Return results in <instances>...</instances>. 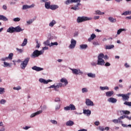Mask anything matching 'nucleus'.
<instances>
[{"label": "nucleus", "instance_id": "7", "mask_svg": "<svg viewBox=\"0 0 131 131\" xmlns=\"http://www.w3.org/2000/svg\"><path fill=\"white\" fill-rule=\"evenodd\" d=\"M90 20H92V18L86 16H79L77 17V23H81L84 22V21H89Z\"/></svg>", "mask_w": 131, "mask_h": 131}, {"label": "nucleus", "instance_id": "64", "mask_svg": "<svg viewBox=\"0 0 131 131\" xmlns=\"http://www.w3.org/2000/svg\"><path fill=\"white\" fill-rule=\"evenodd\" d=\"M113 122H114V123H115L116 124L118 123V121L117 119H114L113 120Z\"/></svg>", "mask_w": 131, "mask_h": 131}, {"label": "nucleus", "instance_id": "57", "mask_svg": "<svg viewBox=\"0 0 131 131\" xmlns=\"http://www.w3.org/2000/svg\"><path fill=\"white\" fill-rule=\"evenodd\" d=\"M0 60L3 62L4 61H7L9 59L8 58V57H6L2 58Z\"/></svg>", "mask_w": 131, "mask_h": 131}, {"label": "nucleus", "instance_id": "59", "mask_svg": "<svg viewBox=\"0 0 131 131\" xmlns=\"http://www.w3.org/2000/svg\"><path fill=\"white\" fill-rule=\"evenodd\" d=\"M104 66H105V67H109V66H111V64L108 62H106L105 64L104 63Z\"/></svg>", "mask_w": 131, "mask_h": 131}, {"label": "nucleus", "instance_id": "15", "mask_svg": "<svg viewBox=\"0 0 131 131\" xmlns=\"http://www.w3.org/2000/svg\"><path fill=\"white\" fill-rule=\"evenodd\" d=\"M32 70H35V71L37 72L42 71V70H43V68L37 67L36 66L32 67Z\"/></svg>", "mask_w": 131, "mask_h": 131}, {"label": "nucleus", "instance_id": "18", "mask_svg": "<svg viewBox=\"0 0 131 131\" xmlns=\"http://www.w3.org/2000/svg\"><path fill=\"white\" fill-rule=\"evenodd\" d=\"M56 24H57V21L55 19H53L51 21H50L49 24V27L53 28L55 25H56Z\"/></svg>", "mask_w": 131, "mask_h": 131}, {"label": "nucleus", "instance_id": "12", "mask_svg": "<svg viewBox=\"0 0 131 131\" xmlns=\"http://www.w3.org/2000/svg\"><path fill=\"white\" fill-rule=\"evenodd\" d=\"M85 104L86 106H95V104H94V102L92 101L91 99L87 98L85 99Z\"/></svg>", "mask_w": 131, "mask_h": 131}, {"label": "nucleus", "instance_id": "1", "mask_svg": "<svg viewBox=\"0 0 131 131\" xmlns=\"http://www.w3.org/2000/svg\"><path fill=\"white\" fill-rule=\"evenodd\" d=\"M68 84V81L65 78H62L60 79V82L55 83L49 87V89H54L55 92H59L58 89L62 88V86H66Z\"/></svg>", "mask_w": 131, "mask_h": 131}, {"label": "nucleus", "instance_id": "54", "mask_svg": "<svg viewBox=\"0 0 131 131\" xmlns=\"http://www.w3.org/2000/svg\"><path fill=\"white\" fill-rule=\"evenodd\" d=\"M91 66H92V67H94L97 66V65H98V64H97V63L96 62L92 61L91 63Z\"/></svg>", "mask_w": 131, "mask_h": 131}, {"label": "nucleus", "instance_id": "60", "mask_svg": "<svg viewBox=\"0 0 131 131\" xmlns=\"http://www.w3.org/2000/svg\"><path fill=\"white\" fill-rule=\"evenodd\" d=\"M95 125H96L97 126H98V125H100V121H95L94 123Z\"/></svg>", "mask_w": 131, "mask_h": 131}, {"label": "nucleus", "instance_id": "14", "mask_svg": "<svg viewBox=\"0 0 131 131\" xmlns=\"http://www.w3.org/2000/svg\"><path fill=\"white\" fill-rule=\"evenodd\" d=\"M42 113V111H39L35 113H34L30 115V118H33V117H35V116L37 115H39V114H41Z\"/></svg>", "mask_w": 131, "mask_h": 131}, {"label": "nucleus", "instance_id": "21", "mask_svg": "<svg viewBox=\"0 0 131 131\" xmlns=\"http://www.w3.org/2000/svg\"><path fill=\"white\" fill-rule=\"evenodd\" d=\"M14 28L15 32H21L24 30V29L21 28L20 26H17L16 27H15Z\"/></svg>", "mask_w": 131, "mask_h": 131}, {"label": "nucleus", "instance_id": "16", "mask_svg": "<svg viewBox=\"0 0 131 131\" xmlns=\"http://www.w3.org/2000/svg\"><path fill=\"white\" fill-rule=\"evenodd\" d=\"M114 95V91H107L105 93V96L107 98H110V97H112Z\"/></svg>", "mask_w": 131, "mask_h": 131}, {"label": "nucleus", "instance_id": "22", "mask_svg": "<svg viewBox=\"0 0 131 131\" xmlns=\"http://www.w3.org/2000/svg\"><path fill=\"white\" fill-rule=\"evenodd\" d=\"M97 37V36L94 33H93L91 35V36L89 38H88V41H91L92 40H93V39H95Z\"/></svg>", "mask_w": 131, "mask_h": 131}, {"label": "nucleus", "instance_id": "61", "mask_svg": "<svg viewBox=\"0 0 131 131\" xmlns=\"http://www.w3.org/2000/svg\"><path fill=\"white\" fill-rule=\"evenodd\" d=\"M122 116L123 119H124V118H127V119H128V120H129V117H128V116H127V115H123Z\"/></svg>", "mask_w": 131, "mask_h": 131}, {"label": "nucleus", "instance_id": "51", "mask_svg": "<svg viewBox=\"0 0 131 131\" xmlns=\"http://www.w3.org/2000/svg\"><path fill=\"white\" fill-rule=\"evenodd\" d=\"M5 93V88H0V94L2 95Z\"/></svg>", "mask_w": 131, "mask_h": 131}, {"label": "nucleus", "instance_id": "38", "mask_svg": "<svg viewBox=\"0 0 131 131\" xmlns=\"http://www.w3.org/2000/svg\"><path fill=\"white\" fill-rule=\"evenodd\" d=\"M95 15H104V12H101L100 10H96L95 11Z\"/></svg>", "mask_w": 131, "mask_h": 131}, {"label": "nucleus", "instance_id": "24", "mask_svg": "<svg viewBox=\"0 0 131 131\" xmlns=\"http://www.w3.org/2000/svg\"><path fill=\"white\" fill-rule=\"evenodd\" d=\"M57 9H59V6H58L57 5H51L50 10H52V11H55V10H57Z\"/></svg>", "mask_w": 131, "mask_h": 131}, {"label": "nucleus", "instance_id": "55", "mask_svg": "<svg viewBox=\"0 0 131 131\" xmlns=\"http://www.w3.org/2000/svg\"><path fill=\"white\" fill-rule=\"evenodd\" d=\"M50 122H51V123H52L53 124H57V123H58L57 121L55 120H51Z\"/></svg>", "mask_w": 131, "mask_h": 131}, {"label": "nucleus", "instance_id": "28", "mask_svg": "<svg viewBox=\"0 0 131 131\" xmlns=\"http://www.w3.org/2000/svg\"><path fill=\"white\" fill-rule=\"evenodd\" d=\"M28 43V39H27V38H25L24 39L23 43L21 45V47H26V46L27 45Z\"/></svg>", "mask_w": 131, "mask_h": 131}, {"label": "nucleus", "instance_id": "33", "mask_svg": "<svg viewBox=\"0 0 131 131\" xmlns=\"http://www.w3.org/2000/svg\"><path fill=\"white\" fill-rule=\"evenodd\" d=\"M127 15H131L130 11H125L121 14V16H126Z\"/></svg>", "mask_w": 131, "mask_h": 131}, {"label": "nucleus", "instance_id": "13", "mask_svg": "<svg viewBox=\"0 0 131 131\" xmlns=\"http://www.w3.org/2000/svg\"><path fill=\"white\" fill-rule=\"evenodd\" d=\"M107 102L112 103V104H115L117 103V99L114 97H110L107 99Z\"/></svg>", "mask_w": 131, "mask_h": 131}, {"label": "nucleus", "instance_id": "8", "mask_svg": "<svg viewBox=\"0 0 131 131\" xmlns=\"http://www.w3.org/2000/svg\"><path fill=\"white\" fill-rule=\"evenodd\" d=\"M64 110L65 111H69V110L74 111L76 110V108L75 107V105L73 104H71L69 106H67L64 107Z\"/></svg>", "mask_w": 131, "mask_h": 131}, {"label": "nucleus", "instance_id": "37", "mask_svg": "<svg viewBox=\"0 0 131 131\" xmlns=\"http://www.w3.org/2000/svg\"><path fill=\"white\" fill-rule=\"evenodd\" d=\"M3 66V67H5V68L11 67V64H10V63L4 61V65Z\"/></svg>", "mask_w": 131, "mask_h": 131}, {"label": "nucleus", "instance_id": "11", "mask_svg": "<svg viewBox=\"0 0 131 131\" xmlns=\"http://www.w3.org/2000/svg\"><path fill=\"white\" fill-rule=\"evenodd\" d=\"M39 82H40V83H44V84H48V83L49 82H52V81H53V80H50V79L46 80L43 78H40L39 79Z\"/></svg>", "mask_w": 131, "mask_h": 131}, {"label": "nucleus", "instance_id": "58", "mask_svg": "<svg viewBox=\"0 0 131 131\" xmlns=\"http://www.w3.org/2000/svg\"><path fill=\"white\" fill-rule=\"evenodd\" d=\"M13 90L19 91V90H21V87L20 86H18L17 87H14Z\"/></svg>", "mask_w": 131, "mask_h": 131}, {"label": "nucleus", "instance_id": "6", "mask_svg": "<svg viewBox=\"0 0 131 131\" xmlns=\"http://www.w3.org/2000/svg\"><path fill=\"white\" fill-rule=\"evenodd\" d=\"M69 69L71 70L73 74H75V75H82L83 74V72L79 69H72L70 68Z\"/></svg>", "mask_w": 131, "mask_h": 131}, {"label": "nucleus", "instance_id": "44", "mask_svg": "<svg viewBox=\"0 0 131 131\" xmlns=\"http://www.w3.org/2000/svg\"><path fill=\"white\" fill-rule=\"evenodd\" d=\"M7 103V100L4 99H2L0 100V103L1 105H5Z\"/></svg>", "mask_w": 131, "mask_h": 131}, {"label": "nucleus", "instance_id": "3", "mask_svg": "<svg viewBox=\"0 0 131 131\" xmlns=\"http://www.w3.org/2000/svg\"><path fill=\"white\" fill-rule=\"evenodd\" d=\"M97 65H100V66H104L105 65V60H104V54L100 53L98 55L97 57Z\"/></svg>", "mask_w": 131, "mask_h": 131}, {"label": "nucleus", "instance_id": "56", "mask_svg": "<svg viewBox=\"0 0 131 131\" xmlns=\"http://www.w3.org/2000/svg\"><path fill=\"white\" fill-rule=\"evenodd\" d=\"M33 22V19H30L28 21H27V24H28V25H30V24H32Z\"/></svg>", "mask_w": 131, "mask_h": 131}, {"label": "nucleus", "instance_id": "25", "mask_svg": "<svg viewBox=\"0 0 131 131\" xmlns=\"http://www.w3.org/2000/svg\"><path fill=\"white\" fill-rule=\"evenodd\" d=\"M104 48L105 50H112V49H114V45H106L104 46Z\"/></svg>", "mask_w": 131, "mask_h": 131}, {"label": "nucleus", "instance_id": "20", "mask_svg": "<svg viewBox=\"0 0 131 131\" xmlns=\"http://www.w3.org/2000/svg\"><path fill=\"white\" fill-rule=\"evenodd\" d=\"M7 32H9V33H13V32H15V27H11L7 30Z\"/></svg>", "mask_w": 131, "mask_h": 131}, {"label": "nucleus", "instance_id": "52", "mask_svg": "<svg viewBox=\"0 0 131 131\" xmlns=\"http://www.w3.org/2000/svg\"><path fill=\"white\" fill-rule=\"evenodd\" d=\"M98 129H99V130H100V131H104V130H105V128H104V127H103L102 126H99Z\"/></svg>", "mask_w": 131, "mask_h": 131}, {"label": "nucleus", "instance_id": "34", "mask_svg": "<svg viewBox=\"0 0 131 131\" xmlns=\"http://www.w3.org/2000/svg\"><path fill=\"white\" fill-rule=\"evenodd\" d=\"M126 29H119L117 32V35H119L120 33L122 32V31H126Z\"/></svg>", "mask_w": 131, "mask_h": 131}, {"label": "nucleus", "instance_id": "41", "mask_svg": "<svg viewBox=\"0 0 131 131\" xmlns=\"http://www.w3.org/2000/svg\"><path fill=\"white\" fill-rule=\"evenodd\" d=\"M49 40H53V39H57V37L55 35H51L50 37L48 38Z\"/></svg>", "mask_w": 131, "mask_h": 131}, {"label": "nucleus", "instance_id": "62", "mask_svg": "<svg viewBox=\"0 0 131 131\" xmlns=\"http://www.w3.org/2000/svg\"><path fill=\"white\" fill-rule=\"evenodd\" d=\"M78 32H75L74 33V37H77V36H78Z\"/></svg>", "mask_w": 131, "mask_h": 131}, {"label": "nucleus", "instance_id": "42", "mask_svg": "<svg viewBox=\"0 0 131 131\" xmlns=\"http://www.w3.org/2000/svg\"><path fill=\"white\" fill-rule=\"evenodd\" d=\"M36 49H39L40 48V43L38 42V40L36 39Z\"/></svg>", "mask_w": 131, "mask_h": 131}, {"label": "nucleus", "instance_id": "39", "mask_svg": "<svg viewBox=\"0 0 131 131\" xmlns=\"http://www.w3.org/2000/svg\"><path fill=\"white\" fill-rule=\"evenodd\" d=\"M121 119H123V118L122 117V116H121V117H119L117 120H118V123H123V121H122V120H121Z\"/></svg>", "mask_w": 131, "mask_h": 131}, {"label": "nucleus", "instance_id": "9", "mask_svg": "<svg viewBox=\"0 0 131 131\" xmlns=\"http://www.w3.org/2000/svg\"><path fill=\"white\" fill-rule=\"evenodd\" d=\"M76 46V41L74 39H71V44L69 46V48L73 50Z\"/></svg>", "mask_w": 131, "mask_h": 131}, {"label": "nucleus", "instance_id": "46", "mask_svg": "<svg viewBox=\"0 0 131 131\" xmlns=\"http://www.w3.org/2000/svg\"><path fill=\"white\" fill-rule=\"evenodd\" d=\"M13 56H14V54L12 53H10L7 58L8 59H9V60H12V59H13Z\"/></svg>", "mask_w": 131, "mask_h": 131}, {"label": "nucleus", "instance_id": "31", "mask_svg": "<svg viewBox=\"0 0 131 131\" xmlns=\"http://www.w3.org/2000/svg\"><path fill=\"white\" fill-rule=\"evenodd\" d=\"M0 20H2V21H8V18L7 17L5 16L4 15H0Z\"/></svg>", "mask_w": 131, "mask_h": 131}, {"label": "nucleus", "instance_id": "5", "mask_svg": "<svg viewBox=\"0 0 131 131\" xmlns=\"http://www.w3.org/2000/svg\"><path fill=\"white\" fill-rule=\"evenodd\" d=\"M29 60H30V58L27 57L24 59V61L20 64V68L23 70H24L27 67V65H28V62H29Z\"/></svg>", "mask_w": 131, "mask_h": 131}, {"label": "nucleus", "instance_id": "43", "mask_svg": "<svg viewBox=\"0 0 131 131\" xmlns=\"http://www.w3.org/2000/svg\"><path fill=\"white\" fill-rule=\"evenodd\" d=\"M81 91L83 94H84V93H88L89 92V90H88V88H82Z\"/></svg>", "mask_w": 131, "mask_h": 131}, {"label": "nucleus", "instance_id": "48", "mask_svg": "<svg viewBox=\"0 0 131 131\" xmlns=\"http://www.w3.org/2000/svg\"><path fill=\"white\" fill-rule=\"evenodd\" d=\"M93 46H94L95 47H97V46H100V43H99L98 41H94L93 42Z\"/></svg>", "mask_w": 131, "mask_h": 131}, {"label": "nucleus", "instance_id": "32", "mask_svg": "<svg viewBox=\"0 0 131 131\" xmlns=\"http://www.w3.org/2000/svg\"><path fill=\"white\" fill-rule=\"evenodd\" d=\"M87 75L88 77H91V78H95L96 77V74H93L92 73H89Z\"/></svg>", "mask_w": 131, "mask_h": 131}, {"label": "nucleus", "instance_id": "4", "mask_svg": "<svg viewBox=\"0 0 131 131\" xmlns=\"http://www.w3.org/2000/svg\"><path fill=\"white\" fill-rule=\"evenodd\" d=\"M43 54V50H35L30 55L31 58L32 59H35V58H37V57H39L40 55H42Z\"/></svg>", "mask_w": 131, "mask_h": 131}, {"label": "nucleus", "instance_id": "23", "mask_svg": "<svg viewBox=\"0 0 131 131\" xmlns=\"http://www.w3.org/2000/svg\"><path fill=\"white\" fill-rule=\"evenodd\" d=\"M80 50H86L88 49V45L82 44L79 46Z\"/></svg>", "mask_w": 131, "mask_h": 131}, {"label": "nucleus", "instance_id": "49", "mask_svg": "<svg viewBox=\"0 0 131 131\" xmlns=\"http://www.w3.org/2000/svg\"><path fill=\"white\" fill-rule=\"evenodd\" d=\"M20 20H21V19L19 17H15L13 19V21H14V22H19Z\"/></svg>", "mask_w": 131, "mask_h": 131}, {"label": "nucleus", "instance_id": "50", "mask_svg": "<svg viewBox=\"0 0 131 131\" xmlns=\"http://www.w3.org/2000/svg\"><path fill=\"white\" fill-rule=\"evenodd\" d=\"M29 128H31V126H25V127H23V129H24L25 130H28Z\"/></svg>", "mask_w": 131, "mask_h": 131}, {"label": "nucleus", "instance_id": "30", "mask_svg": "<svg viewBox=\"0 0 131 131\" xmlns=\"http://www.w3.org/2000/svg\"><path fill=\"white\" fill-rule=\"evenodd\" d=\"M43 45L48 47H51V42H50V40L48 39L46 41H44Z\"/></svg>", "mask_w": 131, "mask_h": 131}, {"label": "nucleus", "instance_id": "27", "mask_svg": "<svg viewBox=\"0 0 131 131\" xmlns=\"http://www.w3.org/2000/svg\"><path fill=\"white\" fill-rule=\"evenodd\" d=\"M51 6H52V5H51V2H46L45 3V8L47 10L51 9Z\"/></svg>", "mask_w": 131, "mask_h": 131}, {"label": "nucleus", "instance_id": "2", "mask_svg": "<svg viewBox=\"0 0 131 131\" xmlns=\"http://www.w3.org/2000/svg\"><path fill=\"white\" fill-rule=\"evenodd\" d=\"M81 0H67L64 2L65 5L68 6V5H70V4H73V3H77V4L74 5L73 7L71 8V10H73L74 11H79L80 10V6H81V4H80Z\"/></svg>", "mask_w": 131, "mask_h": 131}, {"label": "nucleus", "instance_id": "63", "mask_svg": "<svg viewBox=\"0 0 131 131\" xmlns=\"http://www.w3.org/2000/svg\"><path fill=\"white\" fill-rule=\"evenodd\" d=\"M55 102H60V101H61V99H60V98L59 97H56L55 100H54Z\"/></svg>", "mask_w": 131, "mask_h": 131}, {"label": "nucleus", "instance_id": "17", "mask_svg": "<svg viewBox=\"0 0 131 131\" xmlns=\"http://www.w3.org/2000/svg\"><path fill=\"white\" fill-rule=\"evenodd\" d=\"M83 113L87 115V116H90L92 114V111L90 110H83Z\"/></svg>", "mask_w": 131, "mask_h": 131}, {"label": "nucleus", "instance_id": "26", "mask_svg": "<svg viewBox=\"0 0 131 131\" xmlns=\"http://www.w3.org/2000/svg\"><path fill=\"white\" fill-rule=\"evenodd\" d=\"M74 124V122L71 120H69L66 122L67 126H72Z\"/></svg>", "mask_w": 131, "mask_h": 131}, {"label": "nucleus", "instance_id": "29", "mask_svg": "<svg viewBox=\"0 0 131 131\" xmlns=\"http://www.w3.org/2000/svg\"><path fill=\"white\" fill-rule=\"evenodd\" d=\"M129 96H127L125 94H124L122 97L123 101H128Z\"/></svg>", "mask_w": 131, "mask_h": 131}, {"label": "nucleus", "instance_id": "35", "mask_svg": "<svg viewBox=\"0 0 131 131\" xmlns=\"http://www.w3.org/2000/svg\"><path fill=\"white\" fill-rule=\"evenodd\" d=\"M99 89L101 90V91H105V90L106 91H109V87L105 86H100Z\"/></svg>", "mask_w": 131, "mask_h": 131}, {"label": "nucleus", "instance_id": "19", "mask_svg": "<svg viewBox=\"0 0 131 131\" xmlns=\"http://www.w3.org/2000/svg\"><path fill=\"white\" fill-rule=\"evenodd\" d=\"M120 113H121V115H122V114H124L125 115H129V114H130V112L127 110L120 111Z\"/></svg>", "mask_w": 131, "mask_h": 131}, {"label": "nucleus", "instance_id": "47", "mask_svg": "<svg viewBox=\"0 0 131 131\" xmlns=\"http://www.w3.org/2000/svg\"><path fill=\"white\" fill-rule=\"evenodd\" d=\"M123 104L124 105H126V106H129V107L131 106V102L125 101Z\"/></svg>", "mask_w": 131, "mask_h": 131}, {"label": "nucleus", "instance_id": "36", "mask_svg": "<svg viewBox=\"0 0 131 131\" xmlns=\"http://www.w3.org/2000/svg\"><path fill=\"white\" fill-rule=\"evenodd\" d=\"M108 20L111 23H115L116 22V19L113 18V17H108Z\"/></svg>", "mask_w": 131, "mask_h": 131}, {"label": "nucleus", "instance_id": "45", "mask_svg": "<svg viewBox=\"0 0 131 131\" xmlns=\"http://www.w3.org/2000/svg\"><path fill=\"white\" fill-rule=\"evenodd\" d=\"M16 51H17V52H18V53H19L20 54H22V53H23V52H24V49H19V48H17Z\"/></svg>", "mask_w": 131, "mask_h": 131}, {"label": "nucleus", "instance_id": "10", "mask_svg": "<svg viewBox=\"0 0 131 131\" xmlns=\"http://www.w3.org/2000/svg\"><path fill=\"white\" fill-rule=\"evenodd\" d=\"M35 7V5L33 4L31 5H24L23 6L22 10H27L28 9H32V8H34Z\"/></svg>", "mask_w": 131, "mask_h": 131}, {"label": "nucleus", "instance_id": "40", "mask_svg": "<svg viewBox=\"0 0 131 131\" xmlns=\"http://www.w3.org/2000/svg\"><path fill=\"white\" fill-rule=\"evenodd\" d=\"M40 108H41V111H45V110H47V108H48V107L47 106V105H44L42 106H40Z\"/></svg>", "mask_w": 131, "mask_h": 131}, {"label": "nucleus", "instance_id": "53", "mask_svg": "<svg viewBox=\"0 0 131 131\" xmlns=\"http://www.w3.org/2000/svg\"><path fill=\"white\" fill-rule=\"evenodd\" d=\"M53 46H58V42H52L51 43L50 47H53Z\"/></svg>", "mask_w": 131, "mask_h": 131}]
</instances>
